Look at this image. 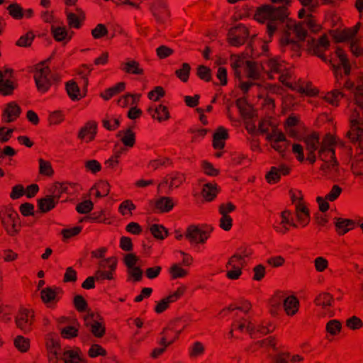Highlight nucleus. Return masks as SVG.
Returning <instances> with one entry per match:
<instances>
[{
	"label": "nucleus",
	"instance_id": "1",
	"mask_svg": "<svg viewBox=\"0 0 363 363\" xmlns=\"http://www.w3.org/2000/svg\"><path fill=\"white\" fill-rule=\"evenodd\" d=\"M289 1H285V5L274 6L269 4L262 5L257 9L255 18L262 23H266L267 33L271 39L278 25L284 22L289 15L287 6Z\"/></svg>",
	"mask_w": 363,
	"mask_h": 363
},
{
	"label": "nucleus",
	"instance_id": "2",
	"mask_svg": "<svg viewBox=\"0 0 363 363\" xmlns=\"http://www.w3.org/2000/svg\"><path fill=\"white\" fill-rule=\"evenodd\" d=\"M33 79L38 92L45 94L50 89L52 82H59L60 77L51 73L48 66L38 65L33 74Z\"/></svg>",
	"mask_w": 363,
	"mask_h": 363
},
{
	"label": "nucleus",
	"instance_id": "3",
	"mask_svg": "<svg viewBox=\"0 0 363 363\" xmlns=\"http://www.w3.org/2000/svg\"><path fill=\"white\" fill-rule=\"evenodd\" d=\"M1 225L10 237L18 235L21 229L20 217L12 207H6L0 211Z\"/></svg>",
	"mask_w": 363,
	"mask_h": 363
},
{
	"label": "nucleus",
	"instance_id": "4",
	"mask_svg": "<svg viewBox=\"0 0 363 363\" xmlns=\"http://www.w3.org/2000/svg\"><path fill=\"white\" fill-rule=\"evenodd\" d=\"M34 323V311L23 307L20 308L15 316L16 328L24 334H28L33 330Z\"/></svg>",
	"mask_w": 363,
	"mask_h": 363
},
{
	"label": "nucleus",
	"instance_id": "5",
	"mask_svg": "<svg viewBox=\"0 0 363 363\" xmlns=\"http://www.w3.org/2000/svg\"><path fill=\"white\" fill-rule=\"evenodd\" d=\"M212 228H200L190 225L187 227L185 238L191 243H204L210 237Z\"/></svg>",
	"mask_w": 363,
	"mask_h": 363
},
{
	"label": "nucleus",
	"instance_id": "6",
	"mask_svg": "<svg viewBox=\"0 0 363 363\" xmlns=\"http://www.w3.org/2000/svg\"><path fill=\"white\" fill-rule=\"evenodd\" d=\"M249 35L248 28L243 24H239L229 30L228 34V42L232 46L239 47L245 43Z\"/></svg>",
	"mask_w": 363,
	"mask_h": 363
},
{
	"label": "nucleus",
	"instance_id": "7",
	"mask_svg": "<svg viewBox=\"0 0 363 363\" xmlns=\"http://www.w3.org/2000/svg\"><path fill=\"white\" fill-rule=\"evenodd\" d=\"M246 260H242L237 257L232 255L226 265L227 269H230L226 272V277L230 280H237L242 274V268L246 265Z\"/></svg>",
	"mask_w": 363,
	"mask_h": 363
},
{
	"label": "nucleus",
	"instance_id": "8",
	"mask_svg": "<svg viewBox=\"0 0 363 363\" xmlns=\"http://www.w3.org/2000/svg\"><path fill=\"white\" fill-rule=\"evenodd\" d=\"M266 140L270 142L271 147L279 153H284L289 143L286 135L281 131L275 129L267 135Z\"/></svg>",
	"mask_w": 363,
	"mask_h": 363
},
{
	"label": "nucleus",
	"instance_id": "9",
	"mask_svg": "<svg viewBox=\"0 0 363 363\" xmlns=\"http://www.w3.org/2000/svg\"><path fill=\"white\" fill-rule=\"evenodd\" d=\"M186 286H181L172 294L160 300L155 306L154 311L156 313H162L169 308L170 303L179 300L185 293Z\"/></svg>",
	"mask_w": 363,
	"mask_h": 363
},
{
	"label": "nucleus",
	"instance_id": "10",
	"mask_svg": "<svg viewBox=\"0 0 363 363\" xmlns=\"http://www.w3.org/2000/svg\"><path fill=\"white\" fill-rule=\"evenodd\" d=\"M150 11L157 23L160 24H164L170 16L167 4L162 0L155 1L151 4Z\"/></svg>",
	"mask_w": 363,
	"mask_h": 363
},
{
	"label": "nucleus",
	"instance_id": "11",
	"mask_svg": "<svg viewBox=\"0 0 363 363\" xmlns=\"http://www.w3.org/2000/svg\"><path fill=\"white\" fill-rule=\"evenodd\" d=\"M97 123L95 121H87L82 126L77 134V138L84 140L86 143L93 141L97 133Z\"/></svg>",
	"mask_w": 363,
	"mask_h": 363
},
{
	"label": "nucleus",
	"instance_id": "12",
	"mask_svg": "<svg viewBox=\"0 0 363 363\" xmlns=\"http://www.w3.org/2000/svg\"><path fill=\"white\" fill-rule=\"evenodd\" d=\"M291 169L286 164H281L278 167H272L270 170L266 174L265 179L267 183L274 184L278 183L281 176L289 174Z\"/></svg>",
	"mask_w": 363,
	"mask_h": 363
},
{
	"label": "nucleus",
	"instance_id": "13",
	"mask_svg": "<svg viewBox=\"0 0 363 363\" xmlns=\"http://www.w3.org/2000/svg\"><path fill=\"white\" fill-rule=\"evenodd\" d=\"M185 181V177L179 172H173L167 174L163 180L159 184L158 189H163L168 185L169 189L172 190L179 187Z\"/></svg>",
	"mask_w": 363,
	"mask_h": 363
},
{
	"label": "nucleus",
	"instance_id": "14",
	"mask_svg": "<svg viewBox=\"0 0 363 363\" xmlns=\"http://www.w3.org/2000/svg\"><path fill=\"white\" fill-rule=\"evenodd\" d=\"M94 314L90 313L84 317V325L89 328L91 333L96 337H101L106 333V328L102 323L94 319Z\"/></svg>",
	"mask_w": 363,
	"mask_h": 363
},
{
	"label": "nucleus",
	"instance_id": "15",
	"mask_svg": "<svg viewBox=\"0 0 363 363\" xmlns=\"http://www.w3.org/2000/svg\"><path fill=\"white\" fill-rule=\"evenodd\" d=\"M21 108L16 101H11L6 104L2 113V121L11 123L15 121L21 115Z\"/></svg>",
	"mask_w": 363,
	"mask_h": 363
},
{
	"label": "nucleus",
	"instance_id": "16",
	"mask_svg": "<svg viewBox=\"0 0 363 363\" xmlns=\"http://www.w3.org/2000/svg\"><path fill=\"white\" fill-rule=\"evenodd\" d=\"M363 134V122L361 118L350 119V129L347 133V137L352 143H356L361 139Z\"/></svg>",
	"mask_w": 363,
	"mask_h": 363
},
{
	"label": "nucleus",
	"instance_id": "17",
	"mask_svg": "<svg viewBox=\"0 0 363 363\" xmlns=\"http://www.w3.org/2000/svg\"><path fill=\"white\" fill-rule=\"evenodd\" d=\"M180 331L167 327L160 333V339L159 344L161 346L168 347L172 345L177 339L179 338Z\"/></svg>",
	"mask_w": 363,
	"mask_h": 363
},
{
	"label": "nucleus",
	"instance_id": "18",
	"mask_svg": "<svg viewBox=\"0 0 363 363\" xmlns=\"http://www.w3.org/2000/svg\"><path fill=\"white\" fill-rule=\"evenodd\" d=\"M281 220L278 226H275L274 228L277 232L285 234L286 233L289 228L288 226H291L294 228H297L298 225L294 222L293 218L291 216V213L290 211L285 210L281 212Z\"/></svg>",
	"mask_w": 363,
	"mask_h": 363
},
{
	"label": "nucleus",
	"instance_id": "19",
	"mask_svg": "<svg viewBox=\"0 0 363 363\" xmlns=\"http://www.w3.org/2000/svg\"><path fill=\"white\" fill-rule=\"evenodd\" d=\"M334 225L337 235H344L354 228L355 221L352 219L335 218Z\"/></svg>",
	"mask_w": 363,
	"mask_h": 363
},
{
	"label": "nucleus",
	"instance_id": "20",
	"mask_svg": "<svg viewBox=\"0 0 363 363\" xmlns=\"http://www.w3.org/2000/svg\"><path fill=\"white\" fill-rule=\"evenodd\" d=\"M229 138L228 130L223 127L219 126L216 129L213 137V147L216 150H222L225 145V140Z\"/></svg>",
	"mask_w": 363,
	"mask_h": 363
},
{
	"label": "nucleus",
	"instance_id": "21",
	"mask_svg": "<svg viewBox=\"0 0 363 363\" xmlns=\"http://www.w3.org/2000/svg\"><path fill=\"white\" fill-rule=\"evenodd\" d=\"M120 69L126 74L135 75L144 74V69L140 67V63L134 60H128L125 62H122Z\"/></svg>",
	"mask_w": 363,
	"mask_h": 363
},
{
	"label": "nucleus",
	"instance_id": "22",
	"mask_svg": "<svg viewBox=\"0 0 363 363\" xmlns=\"http://www.w3.org/2000/svg\"><path fill=\"white\" fill-rule=\"evenodd\" d=\"M147 112L153 118L157 119L160 122L167 121L170 117L168 108L162 104L155 107H150L147 109Z\"/></svg>",
	"mask_w": 363,
	"mask_h": 363
},
{
	"label": "nucleus",
	"instance_id": "23",
	"mask_svg": "<svg viewBox=\"0 0 363 363\" xmlns=\"http://www.w3.org/2000/svg\"><path fill=\"white\" fill-rule=\"evenodd\" d=\"M280 45L284 49V50H291L294 52V55L300 56L301 55V46L299 43L291 39L288 35H286L280 39Z\"/></svg>",
	"mask_w": 363,
	"mask_h": 363
},
{
	"label": "nucleus",
	"instance_id": "24",
	"mask_svg": "<svg viewBox=\"0 0 363 363\" xmlns=\"http://www.w3.org/2000/svg\"><path fill=\"white\" fill-rule=\"evenodd\" d=\"M283 306L288 315H294L298 310L299 301L295 296H289L284 300Z\"/></svg>",
	"mask_w": 363,
	"mask_h": 363
},
{
	"label": "nucleus",
	"instance_id": "25",
	"mask_svg": "<svg viewBox=\"0 0 363 363\" xmlns=\"http://www.w3.org/2000/svg\"><path fill=\"white\" fill-rule=\"evenodd\" d=\"M307 152H315L320 146V136L318 133L313 132L303 138Z\"/></svg>",
	"mask_w": 363,
	"mask_h": 363
},
{
	"label": "nucleus",
	"instance_id": "26",
	"mask_svg": "<svg viewBox=\"0 0 363 363\" xmlns=\"http://www.w3.org/2000/svg\"><path fill=\"white\" fill-rule=\"evenodd\" d=\"M219 192L216 184L207 183L203 186L201 194L207 202L213 201Z\"/></svg>",
	"mask_w": 363,
	"mask_h": 363
},
{
	"label": "nucleus",
	"instance_id": "27",
	"mask_svg": "<svg viewBox=\"0 0 363 363\" xmlns=\"http://www.w3.org/2000/svg\"><path fill=\"white\" fill-rule=\"evenodd\" d=\"M125 89V83L123 82H121L116 84L114 86L105 89L104 92L101 93L100 96L104 100L108 101L114 96L123 91Z\"/></svg>",
	"mask_w": 363,
	"mask_h": 363
},
{
	"label": "nucleus",
	"instance_id": "28",
	"mask_svg": "<svg viewBox=\"0 0 363 363\" xmlns=\"http://www.w3.org/2000/svg\"><path fill=\"white\" fill-rule=\"evenodd\" d=\"M60 360L65 363H85L79 356V350H65L60 356Z\"/></svg>",
	"mask_w": 363,
	"mask_h": 363
},
{
	"label": "nucleus",
	"instance_id": "29",
	"mask_svg": "<svg viewBox=\"0 0 363 363\" xmlns=\"http://www.w3.org/2000/svg\"><path fill=\"white\" fill-rule=\"evenodd\" d=\"M174 206L172 198L162 196L155 202V208L161 213H168L171 211Z\"/></svg>",
	"mask_w": 363,
	"mask_h": 363
},
{
	"label": "nucleus",
	"instance_id": "30",
	"mask_svg": "<svg viewBox=\"0 0 363 363\" xmlns=\"http://www.w3.org/2000/svg\"><path fill=\"white\" fill-rule=\"evenodd\" d=\"M51 33L57 42H62L63 40L69 42L72 39V35H69L65 27L52 26Z\"/></svg>",
	"mask_w": 363,
	"mask_h": 363
},
{
	"label": "nucleus",
	"instance_id": "31",
	"mask_svg": "<svg viewBox=\"0 0 363 363\" xmlns=\"http://www.w3.org/2000/svg\"><path fill=\"white\" fill-rule=\"evenodd\" d=\"M57 203L50 195L38 200V207L42 213L50 211L55 208Z\"/></svg>",
	"mask_w": 363,
	"mask_h": 363
},
{
	"label": "nucleus",
	"instance_id": "32",
	"mask_svg": "<svg viewBox=\"0 0 363 363\" xmlns=\"http://www.w3.org/2000/svg\"><path fill=\"white\" fill-rule=\"evenodd\" d=\"M83 220L89 223H110L108 218L106 217V211L104 210L94 211L81 220V221Z\"/></svg>",
	"mask_w": 363,
	"mask_h": 363
},
{
	"label": "nucleus",
	"instance_id": "33",
	"mask_svg": "<svg viewBox=\"0 0 363 363\" xmlns=\"http://www.w3.org/2000/svg\"><path fill=\"white\" fill-rule=\"evenodd\" d=\"M335 144L336 142L335 137L330 133L326 134L323 138L321 143L320 144L319 153L320 156H323V152L324 150H329L330 154H332L333 152H335L334 148Z\"/></svg>",
	"mask_w": 363,
	"mask_h": 363
},
{
	"label": "nucleus",
	"instance_id": "34",
	"mask_svg": "<svg viewBox=\"0 0 363 363\" xmlns=\"http://www.w3.org/2000/svg\"><path fill=\"white\" fill-rule=\"evenodd\" d=\"M60 288L55 287H46L40 291V297L42 298V301L45 303H51L52 301H57L58 300H56L57 298V294L58 291H60Z\"/></svg>",
	"mask_w": 363,
	"mask_h": 363
},
{
	"label": "nucleus",
	"instance_id": "35",
	"mask_svg": "<svg viewBox=\"0 0 363 363\" xmlns=\"http://www.w3.org/2000/svg\"><path fill=\"white\" fill-rule=\"evenodd\" d=\"M231 327L233 328V330H238L240 332H244L246 330L250 334L254 333L255 330V326L252 323L248 322L246 319L234 321L232 323Z\"/></svg>",
	"mask_w": 363,
	"mask_h": 363
},
{
	"label": "nucleus",
	"instance_id": "36",
	"mask_svg": "<svg viewBox=\"0 0 363 363\" xmlns=\"http://www.w3.org/2000/svg\"><path fill=\"white\" fill-rule=\"evenodd\" d=\"M343 96L344 94L340 89H335L325 94L324 100L329 104L337 107Z\"/></svg>",
	"mask_w": 363,
	"mask_h": 363
},
{
	"label": "nucleus",
	"instance_id": "37",
	"mask_svg": "<svg viewBox=\"0 0 363 363\" xmlns=\"http://www.w3.org/2000/svg\"><path fill=\"white\" fill-rule=\"evenodd\" d=\"M333 302V296L328 292L319 294L314 299V303L317 306H321L323 308L331 306Z\"/></svg>",
	"mask_w": 363,
	"mask_h": 363
},
{
	"label": "nucleus",
	"instance_id": "38",
	"mask_svg": "<svg viewBox=\"0 0 363 363\" xmlns=\"http://www.w3.org/2000/svg\"><path fill=\"white\" fill-rule=\"evenodd\" d=\"M65 89L67 95L72 101H79L81 99L80 89L75 82L70 80L66 82Z\"/></svg>",
	"mask_w": 363,
	"mask_h": 363
},
{
	"label": "nucleus",
	"instance_id": "39",
	"mask_svg": "<svg viewBox=\"0 0 363 363\" xmlns=\"http://www.w3.org/2000/svg\"><path fill=\"white\" fill-rule=\"evenodd\" d=\"M48 356L62 355L60 353L61 345L57 339H48L45 344Z\"/></svg>",
	"mask_w": 363,
	"mask_h": 363
},
{
	"label": "nucleus",
	"instance_id": "40",
	"mask_svg": "<svg viewBox=\"0 0 363 363\" xmlns=\"http://www.w3.org/2000/svg\"><path fill=\"white\" fill-rule=\"evenodd\" d=\"M16 88V84L10 79H0V94L1 96H11Z\"/></svg>",
	"mask_w": 363,
	"mask_h": 363
},
{
	"label": "nucleus",
	"instance_id": "41",
	"mask_svg": "<svg viewBox=\"0 0 363 363\" xmlns=\"http://www.w3.org/2000/svg\"><path fill=\"white\" fill-rule=\"evenodd\" d=\"M335 54L336 56L340 59V65H342L345 74L349 75L351 72V66L345 52L343 49L337 48L335 50Z\"/></svg>",
	"mask_w": 363,
	"mask_h": 363
},
{
	"label": "nucleus",
	"instance_id": "42",
	"mask_svg": "<svg viewBox=\"0 0 363 363\" xmlns=\"http://www.w3.org/2000/svg\"><path fill=\"white\" fill-rule=\"evenodd\" d=\"M152 236L157 240H164L168 236L167 230L160 224H152L150 227Z\"/></svg>",
	"mask_w": 363,
	"mask_h": 363
},
{
	"label": "nucleus",
	"instance_id": "43",
	"mask_svg": "<svg viewBox=\"0 0 363 363\" xmlns=\"http://www.w3.org/2000/svg\"><path fill=\"white\" fill-rule=\"evenodd\" d=\"M118 261L116 257H110L103 259L99 262V269L103 270L116 271Z\"/></svg>",
	"mask_w": 363,
	"mask_h": 363
},
{
	"label": "nucleus",
	"instance_id": "44",
	"mask_svg": "<svg viewBox=\"0 0 363 363\" xmlns=\"http://www.w3.org/2000/svg\"><path fill=\"white\" fill-rule=\"evenodd\" d=\"M135 133L130 128H128L123 132V136L121 139L127 149L133 147L135 144Z\"/></svg>",
	"mask_w": 363,
	"mask_h": 363
},
{
	"label": "nucleus",
	"instance_id": "45",
	"mask_svg": "<svg viewBox=\"0 0 363 363\" xmlns=\"http://www.w3.org/2000/svg\"><path fill=\"white\" fill-rule=\"evenodd\" d=\"M7 11L9 14L16 20H21L24 17L23 9L20 4L13 3L8 6Z\"/></svg>",
	"mask_w": 363,
	"mask_h": 363
},
{
	"label": "nucleus",
	"instance_id": "46",
	"mask_svg": "<svg viewBox=\"0 0 363 363\" xmlns=\"http://www.w3.org/2000/svg\"><path fill=\"white\" fill-rule=\"evenodd\" d=\"M169 273L172 279H177L187 276L188 271L183 269L179 264H174L169 267Z\"/></svg>",
	"mask_w": 363,
	"mask_h": 363
},
{
	"label": "nucleus",
	"instance_id": "47",
	"mask_svg": "<svg viewBox=\"0 0 363 363\" xmlns=\"http://www.w3.org/2000/svg\"><path fill=\"white\" fill-rule=\"evenodd\" d=\"M39 162V174L46 177H52L54 174V170L52 164L49 161L43 158L38 160Z\"/></svg>",
	"mask_w": 363,
	"mask_h": 363
},
{
	"label": "nucleus",
	"instance_id": "48",
	"mask_svg": "<svg viewBox=\"0 0 363 363\" xmlns=\"http://www.w3.org/2000/svg\"><path fill=\"white\" fill-rule=\"evenodd\" d=\"M205 352V347L202 342H194L189 348V355L191 358H196L201 356Z\"/></svg>",
	"mask_w": 363,
	"mask_h": 363
},
{
	"label": "nucleus",
	"instance_id": "49",
	"mask_svg": "<svg viewBox=\"0 0 363 363\" xmlns=\"http://www.w3.org/2000/svg\"><path fill=\"white\" fill-rule=\"evenodd\" d=\"M14 346L21 352H26L30 348V340L22 335H18L13 341Z\"/></svg>",
	"mask_w": 363,
	"mask_h": 363
},
{
	"label": "nucleus",
	"instance_id": "50",
	"mask_svg": "<svg viewBox=\"0 0 363 363\" xmlns=\"http://www.w3.org/2000/svg\"><path fill=\"white\" fill-rule=\"evenodd\" d=\"M65 119L63 111L57 110L51 112L48 116V123L50 125H56L62 123Z\"/></svg>",
	"mask_w": 363,
	"mask_h": 363
},
{
	"label": "nucleus",
	"instance_id": "51",
	"mask_svg": "<svg viewBox=\"0 0 363 363\" xmlns=\"http://www.w3.org/2000/svg\"><path fill=\"white\" fill-rule=\"evenodd\" d=\"M191 71V66L187 62H184L182 65V67L175 71V75L182 82H187L189 78Z\"/></svg>",
	"mask_w": 363,
	"mask_h": 363
},
{
	"label": "nucleus",
	"instance_id": "52",
	"mask_svg": "<svg viewBox=\"0 0 363 363\" xmlns=\"http://www.w3.org/2000/svg\"><path fill=\"white\" fill-rule=\"evenodd\" d=\"M34 38V33L32 31H28L18 38L16 42V45L23 48L30 47L32 45Z\"/></svg>",
	"mask_w": 363,
	"mask_h": 363
},
{
	"label": "nucleus",
	"instance_id": "53",
	"mask_svg": "<svg viewBox=\"0 0 363 363\" xmlns=\"http://www.w3.org/2000/svg\"><path fill=\"white\" fill-rule=\"evenodd\" d=\"M172 164L169 158L167 157H160L155 160L150 161L148 163V168L156 170L162 167H167Z\"/></svg>",
	"mask_w": 363,
	"mask_h": 363
},
{
	"label": "nucleus",
	"instance_id": "54",
	"mask_svg": "<svg viewBox=\"0 0 363 363\" xmlns=\"http://www.w3.org/2000/svg\"><path fill=\"white\" fill-rule=\"evenodd\" d=\"M267 65L269 71L274 73H280L286 69L285 65L277 58L269 59L267 62Z\"/></svg>",
	"mask_w": 363,
	"mask_h": 363
},
{
	"label": "nucleus",
	"instance_id": "55",
	"mask_svg": "<svg viewBox=\"0 0 363 363\" xmlns=\"http://www.w3.org/2000/svg\"><path fill=\"white\" fill-rule=\"evenodd\" d=\"M128 281L139 282L143 279V270L140 267L129 268L127 269Z\"/></svg>",
	"mask_w": 363,
	"mask_h": 363
},
{
	"label": "nucleus",
	"instance_id": "56",
	"mask_svg": "<svg viewBox=\"0 0 363 363\" xmlns=\"http://www.w3.org/2000/svg\"><path fill=\"white\" fill-rule=\"evenodd\" d=\"M196 75L200 79L203 80L204 82H206L211 81L212 79L211 69L205 65L198 66L196 69Z\"/></svg>",
	"mask_w": 363,
	"mask_h": 363
},
{
	"label": "nucleus",
	"instance_id": "57",
	"mask_svg": "<svg viewBox=\"0 0 363 363\" xmlns=\"http://www.w3.org/2000/svg\"><path fill=\"white\" fill-rule=\"evenodd\" d=\"M91 34L94 39H101L108 34V30L105 24L98 23L91 31Z\"/></svg>",
	"mask_w": 363,
	"mask_h": 363
},
{
	"label": "nucleus",
	"instance_id": "58",
	"mask_svg": "<svg viewBox=\"0 0 363 363\" xmlns=\"http://www.w3.org/2000/svg\"><path fill=\"white\" fill-rule=\"evenodd\" d=\"M116 271L97 269L95 273L96 281L113 280L115 279Z\"/></svg>",
	"mask_w": 363,
	"mask_h": 363
},
{
	"label": "nucleus",
	"instance_id": "59",
	"mask_svg": "<svg viewBox=\"0 0 363 363\" xmlns=\"http://www.w3.org/2000/svg\"><path fill=\"white\" fill-rule=\"evenodd\" d=\"M104 165L105 168L112 173L116 172L118 174H120L122 172L119 160H116L111 157L105 161Z\"/></svg>",
	"mask_w": 363,
	"mask_h": 363
},
{
	"label": "nucleus",
	"instance_id": "60",
	"mask_svg": "<svg viewBox=\"0 0 363 363\" xmlns=\"http://www.w3.org/2000/svg\"><path fill=\"white\" fill-rule=\"evenodd\" d=\"M345 325L352 330H359L363 327V322L360 318L352 315L345 321Z\"/></svg>",
	"mask_w": 363,
	"mask_h": 363
},
{
	"label": "nucleus",
	"instance_id": "61",
	"mask_svg": "<svg viewBox=\"0 0 363 363\" xmlns=\"http://www.w3.org/2000/svg\"><path fill=\"white\" fill-rule=\"evenodd\" d=\"M342 328L341 323L335 319L329 320L326 324V331L332 335H337Z\"/></svg>",
	"mask_w": 363,
	"mask_h": 363
},
{
	"label": "nucleus",
	"instance_id": "62",
	"mask_svg": "<svg viewBox=\"0 0 363 363\" xmlns=\"http://www.w3.org/2000/svg\"><path fill=\"white\" fill-rule=\"evenodd\" d=\"M73 304L78 312H84L88 308L87 301L82 295H76L74 297Z\"/></svg>",
	"mask_w": 363,
	"mask_h": 363
},
{
	"label": "nucleus",
	"instance_id": "63",
	"mask_svg": "<svg viewBox=\"0 0 363 363\" xmlns=\"http://www.w3.org/2000/svg\"><path fill=\"white\" fill-rule=\"evenodd\" d=\"M252 254V250L250 247L246 245H242L238 247L235 252L233 255L242 260H246Z\"/></svg>",
	"mask_w": 363,
	"mask_h": 363
},
{
	"label": "nucleus",
	"instance_id": "64",
	"mask_svg": "<svg viewBox=\"0 0 363 363\" xmlns=\"http://www.w3.org/2000/svg\"><path fill=\"white\" fill-rule=\"evenodd\" d=\"M88 354L91 358H95L99 356L104 357L107 354L106 350L98 344H94L91 346L88 351Z\"/></svg>",
	"mask_w": 363,
	"mask_h": 363
}]
</instances>
